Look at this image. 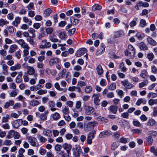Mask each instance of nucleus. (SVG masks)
<instances>
[{
	"label": "nucleus",
	"mask_w": 157,
	"mask_h": 157,
	"mask_svg": "<svg viewBox=\"0 0 157 157\" xmlns=\"http://www.w3.org/2000/svg\"><path fill=\"white\" fill-rule=\"evenodd\" d=\"M43 134L47 136L51 137L52 136V131L49 129H45L43 131Z\"/></svg>",
	"instance_id": "26"
},
{
	"label": "nucleus",
	"mask_w": 157,
	"mask_h": 157,
	"mask_svg": "<svg viewBox=\"0 0 157 157\" xmlns=\"http://www.w3.org/2000/svg\"><path fill=\"white\" fill-rule=\"evenodd\" d=\"M120 142L126 144L129 141V139L128 138H124L123 137H122L119 139Z\"/></svg>",
	"instance_id": "42"
},
{
	"label": "nucleus",
	"mask_w": 157,
	"mask_h": 157,
	"mask_svg": "<svg viewBox=\"0 0 157 157\" xmlns=\"http://www.w3.org/2000/svg\"><path fill=\"white\" fill-rule=\"evenodd\" d=\"M121 84L126 89H130L134 87V85L127 79L122 81Z\"/></svg>",
	"instance_id": "3"
},
{
	"label": "nucleus",
	"mask_w": 157,
	"mask_h": 157,
	"mask_svg": "<svg viewBox=\"0 0 157 157\" xmlns=\"http://www.w3.org/2000/svg\"><path fill=\"white\" fill-rule=\"evenodd\" d=\"M81 151V147L79 145H76L75 146V148L73 151V154L75 157L79 156Z\"/></svg>",
	"instance_id": "11"
},
{
	"label": "nucleus",
	"mask_w": 157,
	"mask_h": 157,
	"mask_svg": "<svg viewBox=\"0 0 157 157\" xmlns=\"http://www.w3.org/2000/svg\"><path fill=\"white\" fill-rule=\"evenodd\" d=\"M27 73L28 75H33L35 72V70L34 68L31 66H27Z\"/></svg>",
	"instance_id": "18"
},
{
	"label": "nucleus",
	"mask_w": 157,
	"mask_h": 157,
	"mask_svg": "<svg viewBox=\"0 0 157 157\" xmlns=\"http://www.w3.org/2000/svg\"><path fill=\"white\" fill-rule=\"evenodd\" d=\"M105 48V44L103 43L101 44L99 46V49L96 52V55L99 56L102 54L104 52Z\"/></svg>",
	"instance_id": "9"
},
{
	"label": "nucleus",
	"mask_w": 157,
	"mask_h": 157,
	"mask_svg": "<svg viewBox=\"0 0 157 157\" xmlns=\"http://www.w3.org/2000/svg\"><path fill=\"white\" fill-rule=\"evenodd\" d=\"M2 69L3 70V73L5 75H7L8 73L7 70L8 67L5 64H2Z\"/></svg>",
	"instance_id": "33"
},
{
	"label": "nucleus",
	"mask_w": 157,
	"mask_h": 157,
	"mask_svg": "<svg viewBox=\"0 0 157 157\" xmlns=\"http://www.w3.org/2000/svg\"><path fill=\"white\" fill-rule=\"evenodd\" d=\"M119 68L121 71L125 72L127 70L126 68L124 67V63L123 62H121L119 65Z\"/></svg>",
	"instance_id": "47"
},
{
	"label": "nucleus",
	"mask_w": 157,
	"mask_h": 157,
	"mask_svg": "<svg viewBox=\"0 0 157 157\" xmlns=\"http://www.w3.org/2000/svg\"><path fill=\"white\" fill-rule=\"evenodd\" d=\"M9 22L6 20H5L3 19H0V26H3L4 25L8 24Z\"/></svg>",
	"instance_id": "48"
},
{
	"label": "nucleus",
	"mask_w": 157,
	"mask_h": 157,
	"mask_svg": "<svg viewBox=\"0 0 157 157\" xmlns=\"http://www.w3.org/2000/svg\"><path fill=\"white\" fill-rule=\"evenodd\" d=\"M12 133L14 139H17L20 138V135L18 132H15V131H14V132H12Z\"/></svg>",
	"instance_id": "60"
},
{
	"label": "nucleus",
	"mask_w": 157,
	"mask_h": 157,
	"mask_svg": "<svg viewBox=\"0 0 157 157\" xmlns=\"http://www.w3.org/2000/svg\"><path fill=\"white\" fill-rule=\"evenodd\" d=\"M28 141L30 144L33 147H38L39 144L36 138L32 136H29L27 137Z\"/></svg>",
	"instance_id": "2"
},
{
	"label": "nucleus",
	"mask_w": 157,
	"mask_h": 157,
	"mask_svg": "<svg viewBox=\"0 0 157 157\" xmlns=\"http://www.w3.org/2000/svg\"><path fill=\"white\" fill-rule=\"evenodd\" d=\"M116 88V83L113 82L110 84L108 87V89L110 90H114Z\"/></svg>",
	"instance_id": "51"
},
{
	"label": "nucleus",
	"mask_w": 157,
	"mask_h": 157,
	"mask_svg": "<svg viewBox=\"0 0 157 157\" xmlns=\"http://www.w3.org/2000/svg\"><path fill=\"white\" fill-rule=\"evenodd\" d=\"M15 41L20 45L21 47L23 48H26V47H28V46H29L28 44L22 39H20L19 40H16Z\"/></svg>",
	"instance_id": "7"
},
{
	"label": "nucleus",
	"mask_w": 157,
	"mask_h": 157,
	"mask_svg": "<svg viewBox=\"0 0 157 157\" xmlns=\"http://www.w3.org/2000/svg\"><path fill=\"white\" fill-rule=\"evenodd\" d=\"M22 123V119H17L13 122V126L15 128H18L21 124Z\"/></svg>",
	"instance_id": "14"
},
{
	"label": "nucleus",
	"mask_w": 157,
	"mask_h": 157,
	"mask_svg": "<svg viewBox=\"0 0 157 157\" xmlns=\"http://www.w3.org/2000/svg\"><path fill=\"white\" fill-rule=\"evenodd\" d=\"M62 112L63 113V115L69 114L70 112L69 108L68 107L66 106H65L64 108L63 109Z\"/></svg>",
	"instance_id": "59"
},
{
	"label": "nucleus",
	"mask_w": 157,
	"mask_h": 157,
	"mask_svg": "<svg viewBox=\"0 0 157 157\" xmlns=\"http://www.w3.org/2000/svg\"><path fill=\"white\" fill-rule=\"evenodd\" d=\"M22 72H20L18 73V75L16 78V82L17 83H20L21 82L22 79Z\"/></svg>",
	"instance_id": "23"
},
{
	"label": "nucleus",
	"mask_w": 157,
	"mask_h": 157,
	"mask_svg": "<svg viewBox=\"0 0 157 157\" xmlns=\"http://www.w3.org/2000/svg\"><path fill=\"white\" fill-rule=\"evenodd\" d=\"M34 37H33L32 36H30L27 38L26 40L27 42H29L30 44L34 45L35 44V43L33 39V38Z\"/></svg>",
	"instance_id": "36"
},
{
	"label": "nucleus",
	"mask_w": 157,
	"mask_h": 157,
	"mask_svg": "<svg viewBox=\"0 0 157 157\" xmlns=\"http://www.w3.org/2000/svg\"><path fill=\"white\" fill-rule=\"evenodd\" d=\"M14 104V101L13 100H10L9 101L6 102L4 105V108L5 109L8 108L10 105H13Z\"/></svg>",
	"instance_id": "24"
},
{
	"label": "nucleus",
	"mask_w": 157,
	"mask_h": 157,
	"mask_svg": "<svg viewBox=\"0 0 157 157\" xmlns=\"http://www.w3.org/2000/svg\"><path fill=\"white\" fill-rule=\"evenodd\" d=\"M60 59L57 57L51 58L49 61V64L50 66H52L54 64H57L60 62Z\"/></svg>",
	"instance_id": "10"
},
{
	"label": "nucleus",
	"mask_w": 157,
	"mask_h": 157,
	"mask_svg": "<svg viewBox=\"0 0 157 157\" xmlns=\"http://www.w3.org/2000/svg\"><path fill=\"white\" fill-rule=\"evenodd\" d=\"M119 145L116 142H114L111 145V149L112 150H115L118 147Z\"/></svg>",
	"instance_id": "55"
},
{
	"label": "nucleus",
	"mask_w": 157,
	"mask_h": 157,
	"mask_svg": "<svg viewBox=\"0 0 157 157\" xmlns=\"http://www.w3.org/2000/svg\"><path fill=\"white\" fill-rule=\"evenodd\" d=\"M21 18L18 17H16L14 21L12 22V25L16 27L18 26V25L20 24L21 21Z\"/></svg>",
	"instance_id": "20"
},
{
	"label": "nucleus",
	"mask_w": 157,
	"mask_h": 157,
	"mask_svg": "<svg viewBox=\"0 0 157 157\" xmlns=\"http://www.w3.org/2000/svg\"><path fill=\"white\" fill-rule=\"evenodd\" d=\"M150 151L153 153L155 155L157 156V148L155 149L154 147H152L151 148Z\"/></svg>",
	"instance_id": "64"
},
{
	"label": "nucleus",
	"mask_w": 157,
	"mask_h": 157,
	"mask_svg": "<svg viewBox=\"0 0 157 157\" xmlns=\"http://www.w3.org/2000/svg\"><path fill=\"white\" fill-rule=\"evenodd\" d=\"M109 110L112 113L116 114L117 110V107L116 106L112 105L109 107Z\"/></svg>",
	"instance_id": "34"
},
{
	"label": "nucleus",
	"mask_w": 157,
	"mask_h": 157,
	"mask_svg": "<svg viewBox=\"0 0 157 157\" xmlns=\"http://www.w3.org/2000/svg\"><path fill=\"white\" fill-rule=\"evenodd\" d=\"M79 20L75 19L74 17H71V22L73 25H77L79 22Z\"/></svg>",
	"instance_id": "49"
},
{
	"label": "nucleus",
	"mask_w": 157,
	"mask_h": 157,
	"mask_svg": "<svg viewBox=\"0 0 157 157\" xmlns=\"http://www.w3.org/2000/svg\"><path fill=\"white\" fill-rule=\"evenodd\" d=\"M96 124V122L94 121L89 122L87 124L86 126V130L89 131L92 129L94 128Z\"/></svg>",
	"instance_id": "15"
},
{
	"label": "nucleus",
	"mask_w": 157,
	"mask_h": 157,
	"mask_svg": "<svg viewBox=\"0 0 157 157\" xmlns=\"http://www.w3.org/2000/svg\"><path fill=\"white\" fill-rule=\"evenodd\" d=\"M21 68V65L19 63L15 64L14 66L11 67L10 70L12 71H14L20 69Z\"/></svg>",
	"instance_id": "27"
},
{
	"label": "nucleus",
	"mask_w": 157,
	"mask_h": 157,
	"mask_svg": "<svg viewBox=\"0 0 157 157\" xmlns=\"http://www.w3.org/2000/svg\"><path fill=\"white\" fill-rule=\"evenodd\" d=\"M112 132L109 131H105L101 132L99 135L100 138L109 136L112 135Z\"/></svg>",
	"instance_id": "13"
},
{
	"label": "nucleus",
	"mask_w": 157,
	"mask_h": 157,
	"mask_svg": "<svg viewBox=\"0 0 157 157\" xmlns=\"http://www.w3.org/2000/svg\"><path fill=\"white\" fill-rule=\"evenodd\" d=\"M84 109L85 113L87 115L91 114L95 110L94 109L93 107L86 105L84 106Z\"/></svg>",
	"instance_id": "4"
},
{
	"label": "nucleus",
	"mask_w": 157,
	"mask_h": 157,
	"mask_svg": "<svg viewBox=\"0 0 157 157\" xmlns=\"http://www.w3.org/2000/svg\"><path fill=\"white\" fill-rule=\"evenodd\" d=\"M41 42L44 43V45L46 48H49L51 47V44L49 42L47 41L46 39L42 40Z\"/></svg>",
	"instance_id": "31"
},
{
	"label": "nucleus",
	"mask_w": 157,
	"mask_h": 157,
	"mask_svg": "<svg viewBox=\"0 0 157 157\" xmlns=\"http://www.w3.org/2000/svg\"><path fill=\"white\" fill-rule=\"evenodd\" d=\"M146 141L150 145H151L153 141L152 137L151 136H149L146 138Z\"/></svg>",
	"instance_id": "45"
},
{
	"label": "nucleus",
	"mask_w": 157,
	"mask_h": 157,
	"mask_svg": "<svg viewBox=\"0 0 157 157\" xmlns=\"http://www.w3.org/2000/svg\"><path fill=\"white\" fill-rule=\"evenodd\" d=\"M92 88L91 86H86L85 89V91L86 93H89L92 91Z\"/></svg>",
	"instance_id": "58"
},
{
	"label": "nucleus",
	"mask_w": 157,
	"mask_h": 157,
	"mask_svg": "<svg viewBox=\"0 0 157 157\" xmlns=\"http://www.w3.org/2000/svg\"><path fill=\"white\" fill-rule=\"evenodd\" d=\"M138 46L141 50L145 51L148 50V48L146 44L143 42L139 44Z\"/></svg>",
	"instance_id": "16"
},
{
	"label": "nucleus",
	"mask_w": 157,
	"mask_h": 157,
	"mask_svg": "<svg viewBox=\"0 0 157 157\" xmlns=\"http://www.w3.org/2000/svg\"><path fill=\"white\" fill-rule=\"evenodd\" d=\"M96 70L98 75H101L103 73V69L101 66L100 64L97 66Z\"/></svg>",
	"instance_id": "21"
},
{
	"label": "nucleus",
	"mask_w": 157,
	"mask_h": 157,
	"mask_svg": "<svg viewBox=\"0 0 157 157\" xmlns=\"http://www.w3.org/2000/svg\"><path fill=\"white\" fill-rule=\"evenodd\" d=\"M47 92V90H40L37 92V94L39 95H43L46 94Z\"/></svg>",
	"instance_id": "56"
},
{
	"label": "nucleus",
	"mask_w": 157,
	"mask_h": 157,
	"mask_svg": "<svg viewBox=\"0 0 157 157\" xmlns=\"http://www.w3.org/2000/svg\"><path fill=\"white\" fill-rule=\"evenodd\" d=\"M123 30H120L115 32L114 34V37L116 38L123 36L124 35Z\"/></svg>",
	"instance_id": "19"
},
{
	"label": "nucleus",
	"mask_w": 157,
	"mask_h": 157,
	"mask_svg": "<svg viewBox=\"0 0 157 157\" xmlns=\"http://www.w3.org/2000/svg\"><path fill=\"white\" fill-rule=\"evenodd\" d=\"M52 116L53 119L55 121H57L60 118V114L56 112L52 114Z\"/></svg>",
	"instance_id": "28"
},
{
	"label": "nucleus",
	"mask_w": 157,
	"mask_h": 157,
	"mask_svg": "<svg viewBox=\"0 0 157 157\" xmlns=\"http://www.w3.org/2000/svg\"><path fill=\"white\" fill-rule=\"evenodd\" d=\"M101 9V6L98 4H94L92 7V10L93 11L100 10Z\"/></svg>",
	"instance_id": "41"
},
{
	"label": "nucleus",
	"mask_w": 157,
	"mask_h": 157,
	"mask_svg": "<svg viewBox=\"0 0 157 157\" xmlns=\"http://www.w3.org/2000/svg\"><path fill=\"white\" fill-rule=\"evenodd\" d=\"M37 138L39 141L42 143H44L47 140V139L45 137L41 136L40 134H37Z\"/></svg>",
	"instance_id": "25"
},
{
	"label": "nucleus",
	"mask_w": 157,
	"mask_h": 157,
	"mask_svg": "<svg viewBox=\"0 0 157 157\" xmlns=\"http://www.w3.org/2000/svg\"><path fill=\"white\" fill-rule=\"evenodd\" d=\"M156 122L155 120L151 118L149 119L147 123V125L149 126H154L156 125Z\"/></svg>",
	"instance_id": "30"
},
{
	"label": "nucleus",
	"mask_w": 157,
	"mask_h": 157,
	"mask_svg": "<svg viewBox=\"0 0 157 157\" xmlns=\"http://www.w3.org/2000/svg\"><path fill=\"white\" fill-rule=\"evenodd\" d=\"M148 104L149 105L152 106L154 104H157V99H150L148 101Z\"/></svg>",
	"instance_id": "46"
},
{
	"label": "nucleus",
	"mask_w": 157,
	"mask_h": 157,
	"mask_svg": "<svg viewBox=\"0 0 157 157\" xmlns=\"http://www.w3.org/2000/svg\"><path fill=\"white\" fill-rule=\"evenodd\" d=\"M94 132L93 131L89 132L88 134L86 140L87 144L90 145L92 144V140L94 137Z\"/></svg>",
	"instance_id": "5"
},
{
	"label": "nucleus",
	"mask_w": 157,
	"mask_h": 157,
	"mask_svg": "<svg viewBox=\"0 0 157 157\" xmlns=\"http://www.w3.org/2000/svg\"><path fill=\"white\" fill-rule=\"evenodd\" d=\"M125 55L130 59L133 58L135 57V52L134 48L131 45L128 46V49L124 51Z\"/></svg>",
	"instance_id": "1"
},
{
	"label": "nucleus",
	"mask_w": 157,
	"mask_h": 157,
	"mask_svg": "<svg viewBox=\"0 0 157 157\" xmlns=\"http://www.w3.org/2000/svg\"><path fill=\"white\" fill-rule=\"evenodd\" d=\"M29 103L30 105L33 107H34L40 105V102L38 100L35 99H32L29 101Z\"/></svg>",
	"instance_id": "17"
},
{
	"label": "nucleus",
	"mask_w": 157,
	"mask_h": 157,
	"mask_svg": "<svg viewBox=\"0 0 157 157\" xmlns=\"http://www.w3.org/2000/svg\"><path fill=\"white\" fill-rule=\"evenodd\" d=\"M154 58V55L152 53H149L147 54V58L150 61H152Z\"/></svg>",
	"instance_id": "54"
},
{
	"label": "nucleus",
	"mask_w": 157,
	"mask_h": 157,
	"mask_svg": "<svg viewBox=\"0 0 157 157\" xmlns=\"http://www.w3.org/2000/svg\"><path fill=\"white\" fill-rule=\"evenodd\" d=\"M147 40L148 43L150 45L155 46L157 44L156 41L151 37H148L147 39Z\"/></svg>",
	"instance_id": "22"
},
{
	"label": "nucleus",
	"mask_w": 157,
	"mask_h": 157,
	"mask_svg": "<svg viewBox=\"0 0 157 157\" xmlns=\"http://www.w3.org/2000/svg\"><path fill=\"white\" fill-rule=\"evenodd\" d=\"M23 21L26 23L28 22V24L29 25H31L32 23V21L31 20H29V18L26 17H23Z\"/></svg>",
	"instance_id": "57"
},
{
	"label": "nucleus",
	"mask_w": 157,
	"mask_h": 157,
	"mask_svg": "<svg viewBox=\"0 0 157 157\" xmlns=\"http://www.w3.org/2000/svg\"><path fill=\"white\" fill-rule=\"evenodd\" d=\"M146 102L147 101L145 98H140L137 101L136 104L137 105L139 106L141 103L145 104Z\"/></svg>",
	"instance_id": "32"
},
{
	"label": "nucleus",
	"mask_w": 157,
	"mask_h": 157,
	"mask_svg": "<svg viewBox=\"0 0 157 157\" xmlns=\"http://www.w3.org/2000/svg\"><path fill=\"white\" fill-rule=\"evenodd\" d=\"M87 52V49L85 48H81L77 50L75 53V56L77 57H80L83 55Z\"/></svg>",
	"instance_id": "6"
},
{
	"label": "nucleus",
	"mask_w": 157,
	"mask_h": 157,
	"mask_svg": "<svg viewBox=\"0 0 157 157\" xmlns=\"http://www.w3.org/2000/svg\"><path fill=\"white\" fill-rule=\"evenodd\" d=\"M147 133L149 136H151L153 137H155L157 135V132L154 130L149 131Z\"/></svg>",
	"instance_id": "40"
},
{
	"label": "nucleus",
	"mask_w": 157,
	"mask_h": 157,
	"mask_svg": "<svg viewBox=\"0 0 157 157\" xmlns=\"http://www.w3.org/2000/svg\"><path fill=\"white\" fill-rule=\"evenodd\" d=\"M28 32L32 34L33 37H35L36 35L35 33V30L34 29L32 28H30L28 30Z\"/></svg>",
	"instance_id": "62"
},
{
	"label": "nucleus",
	"mask_w": 157,
	"mask_h": 157,
	"mask_svg": "<svg viewBox=\"0 0 157 157\" xmlns=\"http://www.w3.org/2000/svg\"><path fill=\"white\" fill-rule=\"evenodd\" d=\"M76 31V29L75 28H73L71 29H69L68 30V34L69 36H71L74 34Z\"/></svg>",
	"instance_id": "61"
},
{
	"label": "nucleus",
	"mask_w": 157,
	"mask_h": 157,
	"mask_svg": "<svg viewBox=\"0 0 157 157\" xmlns=\"http://www.w3.org/2000/svg\"><path fill=\"white\" fill-rule=\"evenodd\" d=\"M39 118L42 121H44L47 119V116L44 113H41L39 116Z\"/></svg>",
	"instance_id": "63"
},
{
	"label": "nucleus",
	"mask_w": 157,
	"mask_h": 157,
	"mask_svg": "<svg viewBox=\"0 0 157 157\" xmlns=\"http://www.w3.org/2000/svg\"><path fill=\"white\" fill-rule=\"evenodd\" d=\"M137 20L138 18H134L133 21H131L129 23V25L131 27H133L135 26L137 24L136 21H137Z\"/></svg>",
	"instance_id": "39"
},
{
	"label": "nucleus",
	"mask_w": 157,
	"mask_h": 157,
	"mask_svg": "<svg viewBox=\"0 0 157 157\" xmlns=\"http://www.w3.org/2000/svg\"><path fill=\"white\" fill-rule=\"evenodd\" d=\"M63 148L65 150L67 153H69L72 148V145L67 143H64L62 146Z\"/></svg>",
	"instance_id": "12"
},
{
	"label": "nucleus",
	"mask_w": 157,
	"mask_h": 157,
	"mask_svg": "<svg viewBox=\"0 0 157 157\" xmlns=\"http://www.w3.org/2000/svg\"><path fill=\"white\" fill-rule=\"evenodd\" d=\"M73 110L74 112L73 114H72V116L73 117L75 118L78 117L79 115V109L75 108L73 109Z\"/></svg>",
	"instance_id": "44"
},
{
	"label": "nucleus",
	"mask_w": 157,
	"mask_h": 157,
	"mask_svg": "<svg viewBox=\"0 0 157 157\" xmlns=\"http://www.w3.org/2000/svg\"><path fill=\"white\" fill-rule=\"evenodd\" d=\"M100 96V95L98 93L94 94L92 96V98H94V102L96 105H98L99 104L100 99L99 98Z\"/></svg>",
	"instance_id": "8"
},
{
	"label": "nucleus",
	"mask_w": 157,
	"mask_h": 157,
	"mask_svg": "<svg viewBox=\"0 0 157 157\" xmlns=\"http://www.w3.org/2000/svg\"><path fill=\"white\" fill-rule=\"evenodd\" d=\"M67 70L65 68H63L60 73H59L58 74V76L60 77L61 78H63L65 75V74Z\"/></svg>",
	"instance_id": "35"
},
{
	"label": "nucleus",
	"mask_w": 157,
	"mask_h": 157,
	"mask_svg": "<svg viewBox=\"0 0 157 157\" xmlns=\"http://www.w3.org/2000/svg\"><path fill=\"white\" fill-rule=\"evenodd\" d=\"M52 12V10L50 8L46 9L44 11V14L45 17L48 16Z\"/></svg>",
	"instance_id": "43"
},
{
	"label": "nucleus",
	"mask_w": 157,
	"mask_h": 157,
	"mask_svg": "<svg viewBox=\"0 0 157 157\" xmlns=\"http://www.w3.org/2000/svg\"><path fill=\"white\" fill-rule=\"evenodd\" d=\"M12 144V141L9 140H5L4 142L3 145L6 146H10Z\"/></svg>",
	"instance_id": "52"
},
{
	"label": "nucleus",
	"mask_w": 157,
	"mask_h": 157,
	"mask_svg": "<svg viewBox=\"0 0 157 157\" xmlns=\"http://www.w3.org/2000/svg\"><path fill=\"white\" fill-rule=\"evenodd\" d=\"M138 6L140 7L143 6L145 7H147L149 6V4L146 2H143L142 1H140L138 2Z\"/></svg>",
	"instance_id": "37"
},
{
	"label": "nucleus",
	"mask_w": 157,
	"mask_h": 157,
	"mask_svg": "<svg viewBox=\"0 0 157 157\" xmlns=\"http://www.w3.org/2000/svg\"><path fill=\"white\" fill-rule=\"evenodd\" d=\"M140 75L141 77L144 78H145L148 76V73L145 70L142 71Z\"/></svg>",
	"instance_id": "29"
},
{
	"label": "nucleus",
	"mask_w": 157,
	"mask_h": 157,
	"mask_svg": "<svg viewBox=\"0 0 157 157\" xmlns=\"http://www.w3.org/2000/svg\"><path fill=\"white\" fill-rule=\"evenodd\" d=\"M10 117L9 115H6V116L2 117V123H5L8 121L9 119L10 118Z\"/></svg>",
	"instance_id": "50"
},
{
	"label": "nucleus",
	"mask_w": 157,
	"mask_h": 157,
	"mask_svg": "<svg viewBox=\"0 0 157 157\" xmlns=\"http://www.w3.org/2000/svg\"><path fill=\"white\" fill-rule=\"evenodd\" d=\"M24 50H23V54L25 56H27L29 54V51L30 49V47L29 46L28 47H26V48H24Z\"/></svg>",
	"instance_id": "53"
},
{
	"label": "nucleus",
	"mask_w": 157,
	"mask_h": 157,
	"mask_svg": "<svg viewBox=\"0 0 157 157\" xmlns=\"http://www.w3.org/2000/svg\"><path fill=\"white\" fill-rule=\"evenodd\" d=\"M17 46L16 44H13L11 45L10 47V49L9 51L10 53L13 52L17 49Z\"/></svg>",
	"instance_id": "38"
}]
</instances>
